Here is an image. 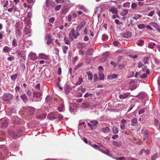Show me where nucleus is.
I'll list each match as a JSON object with an SVG mask.
<instances>
[{"instance_id":"f257e3e1","label":"nucleus","mask_w":160,"mask_h":160,"mask_svg":"<svg viewBox=\"0 0 160 160\" xmlns=\"http://www.w3.org/2000/svg\"><path fill=\"white\" fill-rule=\"evenodd\" d=\"M12 97L13 96L12 94L8 93L4 95V96L2 97V99H3V101L7 102L12 99Z\"/></svg>"},{"instance_id":"f03ea898","label":"nucleus","mask_w":160,"mask_h":160,"mask_svg":"<svg viewBox=\"0 0 160 160\" xmlns=\"http://www.w3.org/2000/svg\"><path fill=\"white\" fill-rule=\"evenodd\" d=\"M77 35H76V33H75V30L74 28L72 29L70 32L69 34V37L70 38H71L72 39V40H73V38L74 39H76Z\"/></svg>"},{"instance_id":"7ed1b4c3","label":"nucleus","mask_w":160,"mask_h":160,"mask_svg":"<svg viewBox=\"0 0 160 160\" xmlns=\"http://www.w3.org/2000/svg\"><path fill=\"white\" fill-rule=\"evenodd\" d=\"M52 36L49 34H47L45 37V39L47 40V43L48 45L52 43Z\"/></svg>"},{"instance_id":"20e7f679","label":"nucleus","mask_w":160,"mask_h":160,"mask_svg":"<svg viewBox=\"0 0 160 160\" xmlns=\"http://www.w3.org/2000/svg\"><path fill=\"white\" fill-rule=\"evenodd\" d=\"M30 59L32 61H35L38 58V57L35 53L31 52L29 55Z\"/></svg>"},{"instance_id":"39448f33","label":"nucleus","mask_w":160,"mask_h":160,"mask_svg":"<svg viewBox=\"0 0 160 160\" xmlns=\"http://www.w3.org/2000/svg\"><path fill=\"white\" fill-rule=\"evenodd\" d=\"M34 110V108L32 107H28L26 109L27 113L30 115H32Z\"/></svg>"},{"instance_id":"423d86ee","label":"nucleus","mask_w":160,"mask_h":160,"mask_svg":"<svg viewBox=\"0 0 160 160\" xmlns=\"http://www.w3.org/2000/svg\"><path fill=\"white\" fill-rule=\"evenodd\" d=\"M86 24V22H81L76 27V29L77 31H79Z\"/></svg>"},{"instance_id":"0eeeda50","label":"nucleus","mask_w":160,"mask_h":160,"mask_svg":"<svg viewBox=\"0 0 160 160\" xmlns=\"http://www.w3.org/2000/svg\"><path fill=\"white\" fill-rule=\"evenodd\" d=\"M22 50H19L17 51L16 53L18 54V55L20 56L23 59L25 60L26 59V55L24 53H22Z\"/></svg>"},{"instance_id":"6e6552de","label":"nucleus","mask_w":160,"mask_h":160,"mask_svg":"<svg viewBox=\"0 0 160 160\" xmlns=\"http://www.w3.org/2000/svg\"><path fill=\"white\" fill-rule=\"evenodd\" d=\"M132 33L130 31H127L125 33L123 34L122 36L126 38H129L132 36Z\"/></svg>"},{"instance_id":"1a4fd4ad","label":"nucleus","mask_w":160,"mask_h":160,"mask_svg":"<svg viewBox=\"0 0 160 160\" xmlns=\"http://www.w3.org/2000/svg\"><path fill=\"white\" fill-rule=\"evenodd\" d=\"M48 118L50 120H53L55 119H57L55 113L51 112L48 116Z\"/></svg>"},{"instance_id":"9d476101","label":"nucleus","mask_w":160,"mask_h":160,"mask_svg":"<svg viewBox=\"0 0 160 160\" xmlns=\"http://www.w3.org/2000/svg\"><path fill=\"white\" fill-rule=\"evenodd\" d=\"M121 123L122 124L120 125V128L122 130L124 129L125 128V125L127 123L126 121L124 119H122L121 121Z\"/></svg>"},{"instance_id":"9b49d317","label":"nucleus","mask_w":160,"mask_h":160,"mask_svg":"<svg viewBox=\"0 0 160 160\" xmlns=\"http://www.w3.org/2000/svg\"><path fill=\"white\" fill-rule=\"evenodd\" d=\"M109 11L113 14H117L118 13V9L114 7L110 8L109 9Z\"/></svg>"},{"instance_id":"f8f14e48","label":"nucleus","mask_w":160,"mask_h":160,"mask_svg":"<svg viewBox=\"0 0 160 160\" xmlns=\"http://www.w3.org/2000/svg\"><path fill=\"white\" fill-rule=\"evenodd\" d=\"M39 58L40 59L47 60L48 58V56L43 53H40L38 54Z\"/></svg>"},{"instance_id":"ddd939ff","label":"nucleus","mask_w":160,"mask_h":160,"mask_svg":"<svg viewBox=\"0 0 160 160\" xmlns=\"http://www.w3.org/2000/svg\"><path fill=\"white\" fill-rule=\"evenodd\" d=\"M130 93H124L121 94L119 96V98L120 99H125L127 98L130 94Z\"/></svg>"},{"instance_id":"4468645a","label":"nucleus","mask_w":160,"mask_h":160,"mask_svg":"<svg viewBox=\"0 0 160 160\" xmlns=\"http://www.w3.org/2000/svg\"><path fill=\"white\" fill-rule=\"evenodd\" d=\"M110 131L109 128L108 127L102 128L101 130V132L104 133H108Z\"/></svg>"},{"instance_id":"2eb2a0df","label":"nucleus","mask_w":160,"mask_h":160,"mask_svg":"<svg viewBox=\"0 0 160 160\" xmlns=\"http://www.w3.org/2000/svg\"><path fill=\"white\" fill-rule=\"evenodd\" d=\"M94 52V50L92 48H90L86 51V54L87 55L92 56L93 55Z\"/></svg>"},{"instance_id":"dca6fc26","label":"nucleus","mask_w":160,"mask_h":160,"mask_svg":"<svg viewBox=\"0 0 160 160\" xmlns=\"http://www.w3.org/2000/svg\"><path fill=\"white\" fill-rule=\"evenodd\" d=\"M86 46V44L84 42L78 43L77 44L78 48L79 49H82Z\"/></svg>"},{"instance_id":"f3484780","label":"nucleus","mask_w":160,"mask_h":160,"mask_svg":"<svg viewBox=\"0 0 160 160\" xmlns=\"http://www.w3.org/2000/svg\"><path fill=\"white\" fill-rule=\"evenodd\" d=\"M20 98L24 103H26L28 102V98L26 95L24 93L21 95Z\"/></svg>"},{"instance_id":"a211bd4d","label":"nucleus","mask_w":160,"mask_h":160,"mask_svg":"<svg viewBox=\"0 0 160 160\" xmlns=\"http://www.w3.org/2000/svg\"><path fill=\"white\" fill-rule=\"evenodd\" d=\"M156 45V44L155 43L151 42L148 44V47L150 48L153 49L154 48V47Z\"/></svg>"},{"instance_id":"6ab92c4d","label":"nucleus","mask_w":160,"mask_h":160,"mask_svg":"<svg viewBox=\"0 0 160 160\" xmlns=\"http://www.w3.org/2000/svg\"><path fill=\"white\" fill-rule=\"evenodd\" d=\"M71 89V88L70 86L66 84L64 90L65 92L67 94H68L70 92Z\"/></svg>"},{"instance_id":"aec40b11","label":"nucleus","mask_w":160,"mask_h":160,"mask_svg":"<svg viewBox=\"0 0 160 160\" xmlns=\"http://www.w3.org/2000/svg\"><path fill=\"white\" fill-rule=\"evenodd\" d=\"M21 28L16 29V36L17 37H21L22 35V33L21 30Z\"/></svg>"},{"instance_id":"412c9836","label":"nucleus","mask_w":160,"mask_h":160,"mask_svg":"<svg viewBox=\"0 0 160 160\" xmlns=\"http://www.w3.org/2000/svg\"><path fill=\"white\" fill-rule=\"evenodd\" d=\"M131 125L132 126H134L138 123V120L136 118H133L131 120Z\"/></svg>"},{"instance_id":"4be33fe9","label":"nucleus","mask_w":160,"mask_h":160,"mask_svg":"<svg viewBox=\"0 0 160 160\" xmlns=\"http://www.w3.org/2000/svg\"><path fill=\"white\" fill-rule=\"evenodd\" d=\"M88 76V79L89 80H91L92 79V73L90 71H88L87 72Z\"/></svg>"},{"instance_id":"5701e85b","label":"nucleus","mask_w":160,"mask_h":160,"mask_svg":"<svg viewBox=\"0 0 160 160\" xmlns=\"http://www.w3.org/2000/svg\"><path fill=\"white\" fill-rule=\"evenodd\" d=\"M99 78L100 80H103L104 78V75L102 72H99L98 73Z\"/></svg>"},{"instance_id":"b1692460","label":"nucleus","mask_w":160,"mask_h":160,"mask_svg":"<svg viewBox=\"0 0 160 160\" xmlns=\"http://www.w3.org/2000/svg\"><path fill=\"white\" fill-rule=\"evenodd\" d=\"M112 132L115 134H117L118 132V129L116 126H113L112 128Z\"/></svg>"},{"instance_id":"393cba45","label":"nucleus","mask_w":160,"mask_h":160,"mask_svg":"<svg viewBox=\"0 0 160 160\" xmlns=\"http://www.w3.org/2000/svg\"><path fill=\"white\" fill-rule=\"evenodd\" d=\"M8 133L10 135L12 136L14 138H17V136L15 134L14 132L12 130H9L8 131Z\"/></svg>"},{"instance_id":"a878e982","label":"nucleus","mask_w":160,"mask_h":160,"mask_svg":"<svg viewBox=\"0 0 160 160\" xmlns=\"http://www.w3.org/2000/svg\"><path fill=\"white\" fill-rule=\"evenodd\" d=\"M64 106L63 104H61L60 106L58 108V110L60 112L64 111Z\"/></svg>"},{"instance_id":"bb28decb","label":"nucleus","mask_w":160,"mask_h":160,"mask_svg":"<svg viewBox=\"0 0 160 160\" xmlns=\"http://www.w3.org/2000/svg\"><path fill=\"white\" fill-rule=\"evenodd\" d=\"M117 77V75L116 74H112L108 76V78L109 79L112 80L114 78H116Z\"/></svg>"},{"instance_id":"cd10ccee","label":"nucleus","mask_w":160,"mask_h":160,"mask_svg":"<svg viewBox=\"0 0 160 160\" xmlns=\"http://www.w3.org/2000/svg\"><path fill=\"white\" fill-rule=\"evenodd\" d=\"M144 43V41L141 39L138 40L137 42V44L139 46H142L143 45Z\"/></svg>"},{"instance_id":"c85d7f7f","label":"nucleus","mask_w":160,"mask_h":160,"mask_svg":"<svg viewBox=\"0 0 160 160\" xmlns=\"http://www.w3.org/2000/svg\"><path fill=\"white\" fill-rule=\"evenodd\" d=\"M17 8L16 7H15L14 5H13L12 8L8 9V11L10 12H12L13 11L15 12L17 11Z\"/></svg>"},{"instance_id":"c756f323","label":"nucleus","mask_w":160,"mask_h":160,"mask_svg":"<svg viewBox=\"0 0 160 160\" xmlns=\"http://www.w3.org/2000/svg\"><path fill=\"white\" fill-rule=\"evenodd\" d=\"M41 93L40 92H34L33 93V97L41 98Z\"/></svg>"},{"instance_id":"7c9ffc66","label":"nucleus","mask_w":160,"mask_h":160,"mask_svg":"<svg viewBox=\"0 0 160 160\" xmlns=\"http://www.w3.org/2000/svg\"><path fill=\"white\" fill-rule=\"evenodd\" d=\"M64 41L65 43L67 45H70L71 44V42L67 37H65L64 38Z\"/></svg>"},{"instance_id":"2f4dec72","label":"nucleus","mask_w":160,"mask_h":160,"mask_svg":"<svg viewBox=\"0 0 160 160\" xmlns=\"http://www.w3.org/2000/svg\"><path fill=\"white\" fill-rule=\"evenodd\" d=\"M128 9H124L122 11L121 13V15L122 16H124L126 15L128 13Z\"/></svg>"},{"instance_id":"473e14b6","label":"nucleus","mask_w":160,"mask_h":160,"mask_svg":"<svg viewBox=\"0 0 160 160\" xmlns=\"http://www.w3.org/2000/svg\"><path fill=\"white\" fill-rule=\"evenodd\" d=\"M11 49L7 46H5L3 48V51L5 52H8L11 51Z\"/></svg>"},{"instance_id":"72a5a7b5","label":"nucleus","mask_w":160,"mask_h":160,"mask_svg":"<svg viewBox=\"0 0 160 160\" xmlns=\"http://www.w3.org/2000/svg\"><path fill=\"white\" fill-rule=\"evenodd\" d=\"M8 125V122L7 120H4V122H3L2 127V128H6Z\"/></svg>"},{"instance_id":"f704fd0d","label":"nucleus","mask_w":160,"mask_h":160,"mask_svg":"<svg viewBox=\"0 0 160 160\" xmlns=\"http://www.w3.org/2000/svg\"><path fill=\"white\" fill-rule=\"evenodd\" d=\"M138 6V3L137 2H132L131 5V8L133 9H136Z\"/></svg>"},{"instance_id":"c9c22d12","label":"nucleus","mask_w":160,"mask_h":160,"mask_svg":"<svg viewBox=\"0 0 160 160\" xmlns=\"http://www.w3.org/2000/svg\"><path fill=\"white\" fill-rule=\"evenodd\" d=\"M83 81V79L82 78L80 77H79L78 78V80L77 82L76 85H80Z\"/></svg>"},{"instance_id":"e433bc0d","label":"nucleus","mask_w":160,"mask_h":160,"mask_svg":"<svg viewBox=\"0 0 160 160\" xmlns=\"http://www.w3.org/2000/svg\"><path fill=\"white\" fill-rule=\"evenodd\" d=\"M138 86L137 84H134L132 85H131L129 87V89L131 91H132L134 89L138 87Z\"/></svg>"},{"instance_id":"4c0bfd02","label":"nucleus","mask_w":160,"mask_h":160,"mask_svg":"<svg viewBox=\"0 0 160 160\" xmlns=\"http://www.w3.org/2000/svg\"><path fill=\"white\" fill-rule=\"evenodd\" d=\"M46 114H43L41 115H38L37 116V118L39 119H42L46 117Z\"/></svg>"},{"instance_id":"58836bf2","label":"nucleus","mask_w":160,"mask_h":160,"mask_svg":"<svg viewBox=\"0 0 160 160\" xmlns=\"http://www.w3.org/2000/svg\"><path fill=\"white\" fill-rule=\"evenodd\" d=\"M63 118V117L62 115L60 113L58 114V118H57V120L58 122H60L62 119Z\"/></svg>"},{"instance_id":"ea45409f","label":"nucleus","mask_w":160,"mask_h":160,"mask_svg":"<svg viewBox=\"0 0 160 160\" xmlns=\"http://www.w3.org/2000/svg\"><path fill=\"white\" fill-rule=\"evenodd\" d=\"M150 24L153 27H154L157 28L158 27L159 25L155 22H151L150 23Z\"/></svg>"},{"instance_id":"a19ab883","label":"nucleus","mask_w":160,"mask_h":160,"mask_svg":"<svg viewBox=\"0 0 160 160\" xmlns=\"http://www.w3.org/2000/svg\"><path fill=\"white\" fill-rule=\"evenodd\" d=\"M17 43L18 42L17 40L15 39H13L12 43V46L13 47H15L17 46L18 45Z\"/></svg>"},{"instance_id":"79ce46f5","label":"nucleus","mask_w":160,"mask_h":160,"mask_svg":"<svg viewBox=\"0 0 160 160\" xmlns=\"http://www.w3.org/2000/svg\"><path fill=\"white\" fill-rule=\"evenodd\" d=\"M62 49H63V53L64 54H66L67 52V50L68 49V47L67 46H63L62 47Z\"/></svg>"},{"instance_id":"37998d69","label":"nucleus","mask_w":160,"mask_h":160,"mask_svg":"<svg viewBox=\"0 0 160 160\" xmlns=\"http://www.w3.org/2000/svg\"><path fill=\"white\" fill-rule=\"evenodd\" d=\"M108 38V36L106 34H104L102 35V40L103 41H105L106 40H107Z\"/></svg>"},{"instance_id":"c03bdc74","label":"nucleus","mask_w":160,"mask_h":160,"mask_svg":"<svg viewBox=\"0 0 160 160\" xmlns=\"http://www.w3.org/2000/svg\"><path fill=\"white\" fill-rule=\"evenodd\" d=\"M158 154L156 153L154 154L151 157V160H156V158H157Z\"/></svg>"},{"instance_id":"a18cd8bd","label":"nucleus","mask_w":160,"mask_h":160,"mask_svg":"<svg viewBox=\"0 0 160 160\" xmlns=\"http://www.w3.org/2000/svg\"><path fill=\"white\" fill-rule=\"evenodd\" d=\"M18 76L17 74H15L12 75L11 76V78L13 81H14L16 80Z\"/></svg>"},{"instance_id":"49530a36","label":"nucleus","mask_w":160,"mask_h":160,"mask_svg":"<svg viewBox=\"0 0 160 160\" xmlns=\"http://www.w3.org/2000/svg\"><path fill=\"white\" fill-rule=\"evenodd\" d=\"M90 122L94 125V126L95 127V126L98 124V122L96 120H93L91 121Z\"/></svg>"},{"instance_id":"de8ad7c7","label":"nucleus","mask_w":160,"mask_h":160,"mask_svg":"<svg viewBox=\"0 0 160 160\" xmlns=\"http://www.w3.org/2000/svg\"><path fill=\"white\" fill-rule=\"evenodd\" d=\"M142 17V16L140 14H136L135 15V16L133 17L132 18L136 20L139 19L140 18Z\"/></svg>"},{"instance_id":"09e8293b","label":"nucleus","mask_w":160,"mask_h":160,"mask_svg":"<svg viewBox=\"0 0 160 160\" xmlns=\"http://www.w3.org/2000/svg\"><path fill=\"white\" fill-rule=\"evenodd\" d=\"M144 140L145 142H147L148 141V135L147 132H145L144 134Z\"/></svg>"},{"instance_id":"8fccbe9b","label":"nucleus","mask_w":160,"mask_h":160,"mask_svg":"<svg viewBox=\"0 0 160 160\" xmlns=\"http://www.w3.org/2000/svg\"><path fill=\"white\" fill-rule=\"evenodd\" d=\"M82 106L83 108H86L88 107L89 105L87 103H83L82 104Z\"/></svg>"},{"instance_id":"3c124183","label":"nucleus","mask_w":160,"mask_h":160,"mask_svg":"<svg viewBox=\"0 0 160 160\" xmlns=\"http://www.w3.org/2000/svg\"><path fill=\"white\" fill-rule=\"evenodd\" d=\"M138 28L140 29H142L145 27V25L144 24H141L138 25Z\"/></svg>"},{"instance_id":"603ef678","label":"nucleus","mask_w":160,"mask_h":160,"mask_svg":"<svg viewBox=\"0 0 160 160\" xmlns=\"http://www.w3.org/2000/svg\"><path fill=\"white\" fill-rule=\"evenodd\" d=\"M109 54V52H106L103 53V58H106V59H107Z\"/></svg>"},{"instance_id":"864d4df0","label":"nucleus","mask_w":160,"mask_h":160,"mask_svg":"<svg viewBox=\"0 0 160 160\" xmlns=\"http://www.w3.org/2000/svg\"><path fill=\"white\" fill-rule=\"evenodd\" d=\"M103 152L105 154L109 156H112V155L110 153V152L109 151L108 149H106L105 151H104Z\"/></svg>"},{"instance_id":"5fc2aeb1","label":"nucleus","mask_w":160,"mask_h":160,"mask_svg":"<svg viewBox=\"0 0 160 160\" xmlns=\"http://www.w3.org/2000/svg\"><path fill=\"white\" fill-rule=\"evenodd\" d=\"M61 6V5H60L57 6L55 8V10L56 11L59 10L60 9Z\"/></svg>"},{"instance_id":"6e6d98bb","label":"nucleus","mask_w":160,"mask_h":160,"mask_svg":"<svg viewBox=\"0 0 160 160\" xmlns=\"http://www.w3.org/2000/svg\"><path fill=\"white\" fill-rule=\"evenodd\" d=\"M143 62L145 64L147 63L148 62V58L147 57H145L143 59Z\"/></svg>"},{"instance_id":"4d7b16f0","label":"nucleus","mask_w":160,"mask_h":160,"mask_svg":"<svg viewBox=\"0 0 160 160\" xmlns=\"http://www.w3.org/2000/svg\"><path fill=\"white\" fill-rule=\"evenodd\" d=\"M20 23L18 22H17L15 24V27L16 30L20 28L19 27Z\"/></svg>"},{"instance_id":"13d9d810","label":"nucleus","mask_w":160,"mask_h":160,"mask_svg":"<svg viewBox=\"0 0 160 160\" xmlns=\"http://www.w3.org/2000/svg\"><path fill=\"white\" fill-rule=\"evenodd\" d=\"M147 74L145 73H144L140 76V78L142 79H145L147 77Z\"/></svg>"},{"instance_id":"bf43d9fd","label":"nucleus","mask_w":160,"mask_h":160,"mask_svg":"<svg viewBox=\"0 0 160 160\" xmlns=\"http://www.w3.org/2000/svg\"><path fill=\"white\" fill-rule=\"evenodd\" d=\"M79 89H81V92L82 93H84L86 91V89L85 88H83L82 86H80Z\"/></svg>"},{"instance_id":"052dcab7","label":"nucleus","mask_w":160,"mask_h":160,"mask_svg":"<svg viewBox=\"0 0 160 160\" xmlns=\"http://www.w3.org/2000/svg\"><path fill=\"white\" fill-rule=\"evenodd\" d=\"M52 98L49 95L47 96L46 98V100L47 102H49L52 100Z\"/></svg>"},{"instance_id":"680f3d73","label":"nucleus","mask_w":160,"mask_h":160,"mask_svg":"<svg viewBox=\"0 0 160 160\" xmlns=\"http://www.w3.org/2000/svg\"><path fill=\"white\" fill-rule=\"evenodd\" d=\"M15 59V58L13 56H10L9 57H8L7 58V60L8 61H12L13 60Z\"/></svg>"},{"instance_id":"e2e57ef3","label":"nucleus","mask_w":160,"mask_h":160,"mask_svg":"<svg viewBox=\"0 0 160 160\" xmlns=\"http://www.w3.org/2000/svg\"><path fill=\"white\" fill-rule=\"evenodd\" d=\"M61 79L60 78L58 77L57 80L56 81V83L57 85L59 84H60V82H61Z\"/></svg>"},{"instance_id":"0e129e2a","label":"nucleus","mask_w":160,"mask_h":160,"mask_svg":"<svg viewBox=\"0 0 160 160\" xmlns=\"http://www.w3.org/2000/svg\"><path fill=\"white\" fill-rule=\"evenodd\" d=\"M159 123V121L157 119H156L154 120V125L156 126H157Z\"/></svg>"},{"instance_id":"69168bd1","label":"nucleus","mask_w":160,"mask_h":160,"mask_svg":"<svg viewBox=\"0 0 160 160\" xmlns=\"http://www.w3.org/2000/svg\"><path fill=\"white\" fill-rule=\"evenodd\" d=\"M155 12L154 11H152L148 14V16L150 17H152L153 16L154 14H155Z\"/></svg>"},{"instance_id":"338daca9","label":"nucleus","mask_w":160,"mask_h":160,"mask_svg":"<svg viewBox=\"0 0 160 160\" xmlns=\"http://www.w3.org/2000/svg\"><path fill=\"white\" fill-rule=\"evenodd\" d=\"M146 109L145 108L142 109L139 111L138 113L139 115L145 112V110Z\"/></svg>"},{"instance_id":"774afa93","label":"nucleus","mask_w":160,"mask_h":160,"mask_svg":"<svg viewBox=\"0 0 160 160\" xmlns=\"http://www.w3.org/2000/svg\"><path fill=\"white\" fill-rule=\"evenodd\" d=\"M26 93H27V95L29 97L31 96L32 95V92L29 90H27V92H26Z\"/></svg>"}]
</instances>
